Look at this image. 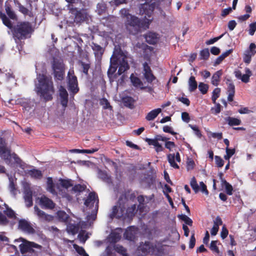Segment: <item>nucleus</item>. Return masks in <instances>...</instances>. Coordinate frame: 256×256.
Wrapping results in <instances>:
<instances>
[{"label":"nucleus","mask_w":256,"mask_h":256,"mask_svg":"<svg viewBox=\"0 0 256 256\" xmlns=\"http://www.w3.org/2000/svg\"><path fill=\"white\" fill-rule=\"evenodd\" d=\"M38 83L36 86V92L45 102L52 100L54 93V88L52 78L44 74L37 76Z\"/></svg>","instance_id":"1"},{"label":"nucleus","mask_w":256,"mask_h":256,"mask_svg":"<svg viewBox=\"0 0 256 256\" xmlns=\"http://www.w3.org/2000/svg\"><path fill=\"white\" fill-rule=\"evenodd\" d=\"M36 28V22L28 21L19 22L12 30V36L16 43L22 40L29 38L34 33Z\"/></svg>","instance_id":"2"},{"label":"nucleus","mask_w":256,"mask_h":256,"mask_svg":"<svg viewBox=\"0 0 256 256\" xmlns=\"http://www.w3.org/2000/svg\"><path fill=\"white\" fill-rule=\"evenodd\" d=\"M126 28L130 34L136 35L149 28L152 20L146 17H126Z\"/></svg>","instance_id":"3"},{"label":"nucleus","mask_w":256,"mask_h":256,"mask_svg":"<svg viewBox=\"0 0 256 256\" xmlns=\"http://www.w3.org/2000/svg\"><path fill=\"white\" fill-rule=\"evenodd\" d=\"M0 158L8 164L12 163V158L16 164H20L22 162L18 156L15 152H12L10 146H8L3 138H0Z\"/></svg>","instance_id":"4"},{"label":"nucleus","mask_w":256,"mask_h":256,"mask_svg":"<svg viewBox=\"0 0 256 256\" xmlns=\"http://www.w3.org/2000/svg\"><path fill=\"white\" fill-rule=\"evenodd\" d=\"M159 0H146V2L140 5L139 14L146 16H151L152 12L156 9L160 12L161 16H164V12L158 8Z\"/></svg>","instance_id":"5"},{"label":"nucleus","mask_w":256,"mask_h":256,"mask_svg":"<svg viewBox=\"0 0 256 256\" xmlns=\"http://www.w3.org/2000/svg\"><path fill=\"white\" fill-rule=\"evenodd\" d=\"M122 200V197H120L116 205L112 207V211L110 214L111 218H115L124 220L126 206H128V204H126Z\"/></svg>","instance_id":"6"},{"label":"nucleus","mask_w":256,"mask_h":256,"mask_svg":"<svg viewBox=\"0 0 256 256\" xmlns=\"http://www.w3.org/2000/svg\"><path fill=\"white\" fill-rule=\"evenodd\" d=\"M52 68L55 80L56 82L62 80L65 74L64 64L59 60H54Z\"/></svg>","instance_id":"7"},{"label":"nucleus","mask_w":256,"mask_h":256,"mask_svg":"<svg viewBox=\"0 0 256 256\" xmlns=\"http://www.w3.org/2000/svg\"><path fill=\"white\" fill-rule=\"evenodd\" d=\"M22 243L20 244L19 248L20 252L22 254H26L28 252H34L32 248H40V246L34 243V242H30L26 240L24 238H20Z\"/></svg>","instance_id":"8"},{"label":"nucleus","mask_w":256,"mask_h":256,"mask_svg":"<svg viewBox=\"0 0 256 256\" xmlns=\"http://www.w3.org/2000/svg\"><path fill=\"white\" fill-rule=\"evenodd\" d=\"M70 4L68 6L69 13L74 16H87L88 10L85 8H80L73 4L74 0H66Z\"/></svg>","instance_id":"9"},{"label":"nucleus","mask_w":256,"mask_h":256,"mask_svg":"<svg viewBox=\"0 0 256 256\" xmlns=\"http://www.w3.org/2000/svg\"><path fill=\"white\" fill-rule=\"evenodd\" d=\"M68 88L73 95L76 94L79 91L77 78L74 74L70 76V72L68 73Z\"/></svg>","instance_id":"10"},{"label":"nucleus","mask_w":256,"mask_h":256,"mask_svg":"<svg viewBox=\"0 0 256 256\" xmlns=\"http://www.w3.org/2000/svg\"><path fill=\"white\" fill-rule=\"evenodd\" d=\"M154 249L153 244L150 242H141L138 248V253L141 256H146Z\"/></svg>","instance_id":"11"},{"label":"nucleus","mask_w":256,"mask_h":256,"mask_svg":"<svg viewBox=\"0 0 256 256\" xmlns=\"http://www.w3.org/2000/svg\"><path fill=\"white\" fill-rule=\"evenodd\" d=\"M18 228L28 234H34L35 230L32 224L25 219H20L18 222Z\"/></svg>","instance_id":"12"},{"label":"nucleus","mask_w":256,"mask_h":256,"mask_svg":"<svg viewBox=\"0 0 256 256\" xmlns=\"http://www.w3.org/2000/svg\"><path fill=\"white\" fill-rule=\"evenodd\" d=\"M143 71L144 77L148 83L151 84L156 80V77L154 75L150 66L146 62L143 64Z\"/></svg>","instance_id":"13"},{"label":"nucleus","mask_w":256,"mask_h":256,"mask_svg":"<svg viewBox=\"0 0 256 256\" xmlns=\"http://www.w3.org/2000/svg\"><path fill=\"white\" fill-rule=\"evenodd\" d=\"M2 18V23L4 26L9 29L12 30L14 28L15 26L17 25L19 21L18 17H0Z\"/></svg>","instance_id":"14"},{"label":"nucleus","mask_w":256,"mask_h":256,"mask_svg":"<svg viewBox=\"0 0 256 256\" xmlns=\"http://www.w3.org/2000/svg\"><path fill=\"white\" fill-rule=\"evenodd\" d=\"M245 74H242L240 70L234 71L235 76L240 80L243 82L248 83L250 81V78L252 76V71L248 68H245Z\"/></svg>","instance_id":"15"},{"label":"nucleus","mask_w":256,"mask_h":256,"mask_svg":"<svg viewBox=\"0 0 256 256\" xmlns=\"http://www.w3.org/2000/svg\"><path fill=\"white\" fill-rule=\"evenodd\" d=\"M59 96L61 104L66 108L68 106V94L66 89L62 86H60L59 88Z\"/></svg>","instance_id":"16"},{"label":"nucleus","mask_w":256,"mask_h":256,"mask_svg":"<svg viewBox=\"0 0 256 256\" xmlns=\"http://www.w3.org/2000/svg\"><path fill=\"white\" fill-rule=\"evenodd\" d=\"M167 157H168V162L170 163V166L174 168L178 169L180 167L178 165V164L176 163L174 160L176 159V161L178 162H180V157L179 152H177L176 153V156L174 155V154H168Z\"/></svg>","instance_id":"17"},{"label":"nucleus","mask_w":256,"mask_h":256,"mask_svg":"<svg viewBox=\"0 0 256 256\" xmlns=\"http://www.w3.org/2000/svg\"><path fill=\"white\" fill-rule=\"evenodd\" d=\"M40 202L41 206L46 208L52 209L55 206V204L53 201L44 196L40 198Z\"/></svg>","instance_id":"18"},{"label":"nucleus","mask_w":256,"mask_h":256,"mask_svg":"<svg viewBox=\"0 0 256 256\" xmlns=\"http://www.w3.org/2000/svg\"><path fill=\"white\" fill-rule=\"evenodd\" d=\"M130 68V66L126 58H122L120 61L119 68L117 72L118 76L121 75Z\"/></svg>","instance_id":"19"},{"label":"nucleus","mask_w":256,"mask_h":256,"mask_svg":"<svg viewBox=\"0 0 256 256\" xmlns=\"http://www.w3.org/2000/svg\"><path fill=\"white\" fill-rule=\"evenodd\" d=\"M24 198L26 207L30 208L32 206V192L30 189L24 190Z\"/></svg>","instance_id":"20"},{"label":"nucleus","mask_w":256,"mask_h":256,"mask_svg":"<svg viewBox=\"0 0 256 256\" xmlns=\"http://www.w3.org/2000/svg\"><path fill=\"white\" fill-rule=\"evenodd\" d=\"M158 34L154 32H149L144 36L146 42L150 44H156L158 40Z\"/></svg>","instance_id":"21"},{"label":"nucleus","mask_w":256,"mask_h":256,"mask_svg":"<svg viewBox=\"0 0 256 256\" xmlns=\"http://www.w3.org/2000/svg\"><path fill=\"white\" fill-rule=\"evenodd\" d=\"M120 197H122L123 200L126 204H128V200L133 201L136 198V194L134 192L131 190H126Z\"/></svg>","instance_id":"22"},{"label":"nucleus","mask_w":256,"mask_h":256,"mask_svg":"<svg viewBox=\"0 0 256 256\" xmlns=\"http://www.w3.org/2000/svg\"><path fill=\"white\" fill-rule=\"evenodd\" d=\"M96 198H98V196L96 193L95 192H90L86 199L85 200L84 204L86 206H88L90 205L93 206Z\"/></svg>","instance_id":"23"},{"label":"nucleus","mask_w":256,"mask_h":256,"mask_svg":"<svg viewBox=\"0 0 256 256\" xmlns=\"http://www.w3.org/2000/svg\"><path fill=\"white\" fill-rule=\"evenodd\" d=\"M136 212V204H134L130 207L126 206L124 220L126 218H132L134 216Z\"/></svg>","instance_id":"24"},{"label":"nucleus","mask_w":256,"mask_h":256,"mask_svg":"<svg viewBox=\"0 0 256 256\" xmlns=\"http://www.w3.org/2000/svg\"><path fill=\"white\" fill-rule=\"evenodd\" d=\"M34 210L36 214L40 218L44 220H50L52 216L50 215L46 214L44 211L40 210L37 206L34 207Z\"/></svg>","instance_id":"25"},{"label":"nucleus","mask_w":256,"mask_h":256,"mask_svg":"<svg viewBox=\"0 0 256 256\" xmlns=\"http://www.w3.org/2000/svg\"><path fill=\"white\" fill-rule=\"evenodd\" d=\"M80 18V17H64L63 21L61 22L60 26V28H62L64 26L66 28L67 26H71L76 22V20Z\"/></svg>","instance_id":"26"},{"label":"nucleus","mask_w":256,"mask_h":256,"mask_svg":"<svg viewBox=\"0 0 256 256\" xmlns=\"http://www.w3.org/2000/svg\"><path fill=\"white\" fill-rule=\"evenodd\" d=\"M222 75V70H218L214 73L212 78L211 83L214 86H218L220 82V77Z\"/></svg>","instance_id":"27"},{"label":"nucleus","mask_w":256,"mask_h":256,"mask_svg":"<svg viewBox=\"0 0 256 256\" xmlns=\"http://www.w3.org/2000/svg\"><path fill=\"white\" fill-rule=\"evenodd\" d=\"M162 112V110L160 108L154 109L150 112L146 116V119L148 121L154 120L160 113Z\"/></svg>","instance_id":"28"},{"label":"nucleus","mask_w":256,"mask_h":256,"mask_svg":"<svg viewBox=\"0 0 256 256\" xmlns=\"http://www.w3.org/2000/svg\"><path fill=\"white\" fill-rule=\"evenodd\" d=\"M188 90L190 92H194L198 88V83L194 76H190L188 81Z\"/></svg>","instance_id":"29"},{"label":"nucleus","mask_w":256,"mask_h":256,"mask_svg":"<svg viewBox=\"0 0 256 256\" xmlns=\"http://www.w3.org/2000/svg\"><path fill=\"white\" fill-rule=\"evenodd\" d=\"M92 48L94 51L96 56H102L104 53V50L102 48L99 44L92 42Z\"/></svg>","instance_id":"30"},{"label":"nucleus","mask_w":256,"mask_h":256,"mask_svg":"<svg viewBox=\"0 0 256 256\" xmlns=\"http://www.w3.org/2000/svg\"><path fill=\"white\" fill-rule=\"evenodd\" d=\"M47 190L53 194H56L57 192L55 190L54 184L53 182L52 178L48 177L47 178Z\"/></svg>","instance_id":"31"},{"label":"nucleus","mask_w":256,"mask_h":256,"mask_svg":"<svg viewBox=\"0 0 256 256\" xmlns=\"http://www.w3.org/2000/svg\"><path fill=\"white\" fill-rule=\"evenodd\" d=\"M110 62L112 64L113 66L110 65L107 72L108 76L110 78L116 72L117 69L118 64L117 60H112L111 59Z\"/></svg>","instance_id":"32"},{"label":"nucleus","mask_w":256,"mask_h":256,"mask_svg":"<svg viewBox=\"0 0 256 256\" xmlns=\"http://www.w3.org/2000/svg\"><path fill=\"white\" fill-rule=\"evenodd\" d=\"M130 80L132 84V85L135 87H140L141 89L145 88L144 87H142L143 84L140 78L134 76V74H132L130 76Z\"/></svg>","instance_id":"33"},{"label":"nucleus","mask_w":256,"mask_h":256,"mask_svg":"<svg viewBox=\"0 0 256 256\" xmlns=\"http://www.w3.org/2000/svg\"><path fill=\"white\" fill-rule=\"evenodd\" d=\"M78 64L82 68V72L86 76H88V70L90 68V63H86L82 60H79Z\"/></svg>","instance_id":"34"},{"label":"nucleus","mask_w":256,"mask_h":256,"mask_svg":"<svg viewBox=\"0 0 256 256\" xmlns=\"http://www.w3.org/2000/svg\"><path fill=\"white\" fill-rule=\"evenodd\" d=\"M122 102L126 107L132 108L134 100L132 97L126 96L122 98Z\"/></svg>","instance_id":"35"},{"label":"nucleus","mask_w":256,"mask_h":256,"mask_svg":"<svg viewBox=\"0 0 256 256\" xmlns=\"http://www.w3.org/2000/svg\"><path fill=\"white\" fill-rule=\"evenodd\" d=\"M58 181L60 182V186L66 189H68L73 186L72 180L70 179H63L60 178L59 179Z\"/></svg>","instance_id":"36"},{"label":"nucleus","mask_w":256,"mask_h":256,"mask_svg":"<svg viewBox=\"0 0 256 256\" xmlns=\"http://www.w3.org/2000/svg\"><path fill=\"white\" fill-rule=\"evenodd\" d=\"M121 238L120 234L116 232H112L110 236V241L111 243H116Z\"/></svg>","instance_id":"37"},{"label":"nucleus","mask_w":256,"mask_h":256,"mask_svg":"<svg viewBox=\"0 0 256 256\" xmlns=\"http://www.w3.org/2000/svg\"><path fill=\"white\" fill-rule=\"evenodd\" d=\"M28 174L31 176V177L35 178L40 179L42 176V172L40 170L36 169L30 170L28 172Z\"/></svg>","instance_id":"38"},{"label":"nucleus","mask_w":256,"mask_h":256,"mask_svg":"<svg viewBox=\"0 0 256 256\" xmlns=\"http://www.w3.org/2000/svg\"><path fill=\"white\" fill-rule=\"evenodd\" d=\"M226 121L230 126H238L241 124V120L237 118L228 116Z\"/></svg>","instance_id":"39"},{"label":"nucleus","mask_w":256,"mask_h":256,"mask_svg":"<svg viewBox=\"0 0 256 256\" xmlns=\"http://www.w3.org/2000/svg\"><path fill=\"white\" fill-rule=\"evenodd\" d=\"M222 186H224L227 194L229 196L232 194L233 188L229 182H228L226 180H224Z\"/></svg>","instance_id":"40"},{"label":"nucleus","mask_w":256,"mask_h":256,"mask_svg":"<svg viewBox=\"0 0 256 256\" xmlns=\"http://www.w3.org/2000/svg\"><path fill=\"white\" fill-rule=\"evenodd\" d=\"M210 57V52L208 48H204L200 51L199 59L200 60H207Z\"/></svg>","instance_id":"41"},{"label":"nucleus","mask_w":256,"mask_h":256,"mask_svg":"<svg viewBox=\"0 0 256 256\" xmlns=\"http://www.w3.org/2000/svg\"><path fill=\"white\" fill-rule=\"evenodd\" d=\"M106 11V6L104 3H99L97 4L96 12L98 15L104 14Z\"/></svg>","instance_id":"42"},{"label":"nucleus","mask_w":256,"mask_h":256,"mask_svg":"<svg viewBox=\"0 0 256 256\" xmlns=\"http://www.w3.org/2000/svg\"><path fill=\"white\" fill-rule=\"evenodd\" d=\"M57 216H58V219L60 221L64 222H67L69 218V216H68V214H66V212H64V211H61V210L58 212Z\"/></svg>","instance_id":"43"},{"label":"nucleus","mask_w":256,"mask_h":256,"mask_svg":"<svg viewBox=\"0 0 256 256\" xmlns=\"http://www.w3.org/2000/svg\"><path fill=\"white\" fill-rule=\"evenodd\" d=\"M100 104L102 106L104 110H112V107L110 106L109 102L106 98H102L100 100Z\"/></svg>","instance_id":"44"},{"label":"nucleus","mask_w":256,"mask_h":256,"mask_svg":"<svg viewBox=\"0 0 256 256\" xmlns=\"http://www.w3.org/2000/svg\"><path fill=\"white\" fill-rule=\"evenodd\" d=\"M198 88L199 90L202 94H205L208 92L209 86L208 84H206L202 82L199 83Z\"/></svg>","instance_id":"45"},{"label":"nucleus","mask_w":256,"mask_h":256,"mask_svg":"<svg viewBox=\"0 0 256 256\" xmlns=\"http://www.w3.org/2000/svg\"><path fill=\"white\" fill-rule=\"evenodd\" d=\"M5 215H6L10 218L16 219V216L14 212L8 207L6 208V210L4 212Z\"/></svg>","instance_id":"46"},{"label":"nucleus","mask_w":256,"mask_h":256,"mask_svg":"<svg viewBox=\"0 0 256 256\" xmlns=\"http://www.w3.org/2000/svg\"><path fill=\"white\" fill-rule=\"evenodd\" d=\"M74 248L79 254L82 256H89L82 247L74 244Z\"/></svg>","instance_id":"47"},{"label":"nucleus","mask_w":256,"mask_h":256,"mask_svg":"<svg viewBox=\"0 0 256 256\" xmlns=\"http://www.w3.org/2000/svg\"><path fill=\"white\" fill-rule=\"evenodd\" d=\"M256 45L254 43H251L249 46V48L245 52L249 54L250 56H254L256 54Z\"/></svg>","instance_id":"48"},{"label":"nucleus","mask_w":256,"mask_h":256,"mask_svg":"<svg viewBox=\"0 0 256 256\" xmlns=\"http://www.w3.org/2000/svg\"><path fill=\"white\" fill-rule=\"evenodd\" d=\"M190 184L196 194L198 193L200 190V188L197 184L196 180L194 177H193L190 182Z\"/></svg>","instance_id":"49"},{"label":"nucleus","mask_w":256,"mask_h":256,"mask_svg":"<svg viewBox=\"0 0 256 256\" xmlns=\"http://www.w3.org/2000/svg\"><path fill=\"white\" fill-rule=\"evenodd\" d=\"M178 217L182 220L184 221L186 224L188 225L189 226H192V220L191 218L188 217L185 214H180L178 216Z\"/></svg>","instance_id":"50"},{"label":"nucleus","mask_w":256,"mask_h":256,"mask_svg":"<svg viewBox=\"0 0 256 256\" xmlns=\"http://www.w3.org/2000/svg\"><path fill=\"white\" fill-rule=\"evenodd\" d=\"M220 88H216L212 92V100L213 103L216 104V99L220 96Z\"/></svg>","instance_id":"51"},{"label":"nucleus","mask_w":256,"mask_h":256,"mask_svg":"<svg viewBox=\"0 0 256 256\" xmlns=\"http://www.w3.org/2000/svg\"><path fill=\"white\" fill-rule=\"evenodd\" d=\"M218 242V240H212L210 244V248L213 252L219 254L220 250L216 246Z\"/></svg>","instance_id":"52"},{"label":"nucleus","mask_w":256,"mask_h":256,"mask_svg":"<svg viewBox=\"0 0 256 256\" xmlns=\"http://www.w3.org/2000/svg\"><path fill=\"white\" fill-rule=\"evenodd\" d=\"M114 249L117 252L123 256H125L126 254V250L122 246L119 244L115 245L114 246Z\"/></svg>","instance_id":"53"},{"label":"nucleus","mask_w":256,"mask_h":256,"mask_svg":"<svg viewBox=\"0 0 256 256\" xmlns=\"http://www.w3.org/2000/svg\"><path fill=\"white\" fill-rule=\"evenodd\" d=\"M86 186L84 184H78L72 187V190L74 192H82L85 190Z\"/></svg>","instance_id":"54"},{"label":"nucleus","mask_w":256,"mask_h":256,"mask_svg":"<svg viewBox=\"0 0 256 256\" xmlns=\"http://www.w3.org/2000/svg\"><path fill=\"white\" fill-rule=\"evenodd\" d=\"M124 236L126 239L129 240H132L134 238V235L130 230H126Z\"/></svg>","instance_id":"55"},{"label":"nucleus","mask_w":256,"mask_h":256,"mask_svg":"<svg viewBox=\"0 0 256 256\" xmlns=\"http://www.w3.org/2000/svg\"><path fill=\"white\" fill-rule=\"evenodd\" d=\"M17 5L19 11L22 12V14L25 16L28 14L29 10L27 8L22 5L19 2H18Z\"/></svg>","instance_id":"56"},{"label":"nucleus","mask_w":256,"mask_h":256,"mask_svg":"<svg viewBox=\"0 0 256 256\" xmlns=\"http://www.w3.org/2000/svg\"><path fill=\"white\" fill-rule=\"evenodd\" d=\"M5 10L8 16H16L14 11L8 4H5Z\"/></svg>","instance_id":"57"},{"label":"nucleus","mask_w":256,"mask_h":256,"mask_svg":"<svg viewBox=\"0 0 256 256\" xmlns=\"http://www.w3.org/2000/svg\"><path fill=\"white\" fill-rule=\"evenodd\" d=\"M189 126L194 132L195 134L199 138L202 136V133L198 126L196 125L189 124Z\"/></svg>","instance_id":"58"},{"label":"nucleus","mask_w":256,"mask_h":256,"mask_svg":"<svg viewBox=\"0 0 256 256\" xmlns=\"http://www.w3.org/2000/svg\"><path fill=\"white\" fill-rule=\"evenodd\" d=\"M228 82H229V83L227 82L228 84V93H232L235 94V86L233 82L230 81V80H228Z\"/></svg>","instance_id":"59"},{"label":"nucleus","mask_w":256,"mask_h":256,"mask_svg":"<svg viewBox=\"0 0 256 256\" xmlns=\"http://www.w3.org/2000/svg\"><path fill=\"white\" fill-rule=\"evenodd\" d=\"M216 164L218 168H222L224 164V160L220 156H216L214 157Z\"/></svg>","instance_id":"60"},{"label":"nucleus","mask_w":256,"mask_h":256,"mask_svg":"<svg viewBox=\"0 0 256 256\" xmlns=\"http://www.w3.org/2000/svg\"><path fill=\"white\" fill-rule=\"evenodd\" d=\"M146 141L148 143L149 145L154 146V147H156V146L158 145V144L159 143L156 137L154 139L146 138Z\"/></svg>","instance_id":"61"},{"label":"nucleus","mask_w":256,"mask_h":256,"mask_svg":"<svg viewBox=\"0 0 256 256\" xmlns=\"http://www.w3.org/2000/svg\"><path fill=\"white\" fill-rule=\"evenodd\" d=\"M228 234V231L225 226H224L222 228V231L220 232V236L222 239L226 238Z\"/></svg>","instance_id":"62"},{"label":"nucleus","mask_w":256,"mask_h":256,"mask_svg":"<svg viewBox=\"0 0 256 256\" xmlns=\"http://www.w3.org/2000/svg\"><path fill=\"white\" fill-rule=\"evenodd\" d=\"M248 33L250 36H253L256 30V22L250 24Z\"/></svg>","instance_id":"63"},{"label":"nucleus","mask_w":256,"mask_h":256,"mask_svg":"<svg viewBox=\"0 0 256 256\" xmlns=\"http://www.w3.org/2000/svg\"><path fill=\"white\" fill-rule=\"evenodd\" d=\"M8 222L9 221L6 216L0 212V224L6 225L8 223Z\"/></svg>","instance_id":"64"}]
</instances>
